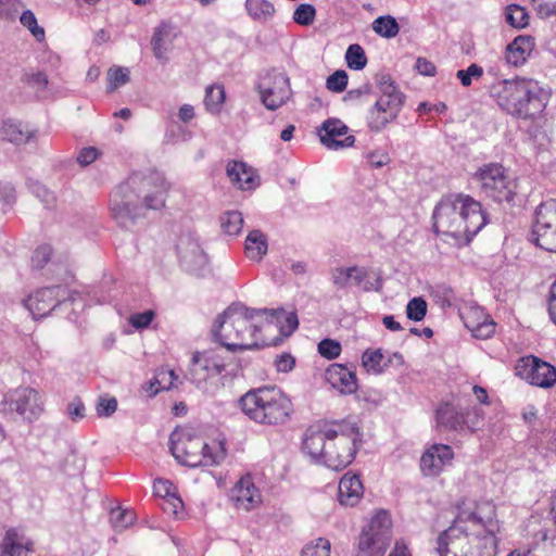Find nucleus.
Listing matches in <instances>:
<instances>
[{
  "label": "nucleus",
  "instance_id": "a878e982",
  "mask_svg": "<svg viewBox=\"0 0 556 556\" xmlns=\"http://www.w3.org/2000/svg\"><path fill=\"white\" fill-rule=\"evenodd\" d=\"M232 500L238 508L251 510L262 502L260 491L250 476L242 477L232 490Z\"/></svg>",
  "mask_w": 556,
  "mask_h": 556
},
{
  "label": "nucleus",
  "instance_id": "6ab92c4d",
  "mask_svg": "<svg viewBox=\"0 0 556 556\" xmlns=\"http://www.w3.org/2000/svg\"><path fill=\"white\" fill-rule=\"evenodd\" d=\"M454 459V451L447 444L433 443L429 445L420 457V470L425 477H438Z\"/></svg>",
  "mask_w": 556,
  "mask_h": 556
},
{
  "label": "nucleus",
  "instance_id": "c03bdc74",
  "mask_svg": "<svg viewBox=\"0 0 556 556\" xmlns=\"http://www.w3.org/2000/svg\"><path fill=\"white\" fill-rule=\"evenodd\" d=\"M27 187L34 195L45 203L46 206H52L54 204L55 197L53 192L47 189L46 186L38 180L28 179Z\"/></svg>",
  "mask_w": 556,
  "mask_h": 556
},
{
  "label": "nucleus",
  "instance_id": "bb28decb",
  "mask_svg": "<svg viewBox=\"0 0 556 556\" xmlns=\"http://www.w3.org/2000/svg\"><path fill=\"white\" fill-rule=\"evenodd\" d=\"M227 176L230 181L241 190H253L258 184V176L254 169L241 161H232L227 165Z\"/></svg>",
  "mask_w": 556,
  "mask_h": 556
},
{
  "label": "nucleus",
  "instance_id": "4c0bfd02",
  "mask_svg": "<svg viewBox=\"0 0 556 556\" xmlns=\"http://www.w3.org/2000/svg\"><path fill=\"white\" fill-rule=\"evenodd\" d=\"M382 361L383 354L380 349L366 350L362 355L363 367L367 370V372L375 375H379L383 371V366L381 365Z\"/></svg>",
  "mask_w": 556,
  "mask_h": 556
},
{
  "label": "nucleus",
  "instance_id": "f704fd0d",
  "mask_svg": "<svg viewBox=\"0 0 556 556\" xmlns=\"http://www.w3.org/2000/svg\"><path fill=\"white\" fill-rule=\"evenodd\" d=\"M372 30L382 38H394L400 31V26L395 17L392 15H383L377 17L371 23Z\"/></svg>",
  "mask_w": 556,
  "mask_h": 556
},
{
  "label": "nucleus",
  "instance_id": "4468645a",
  "mask_svg": "<svg viewBox=\"0 0 556 556\" xmlns=\"http://www.w3.org/2000/svg\"><path fill=\"white\" fill-rule=\"evenodd\" d=\"M76 293L66 286H52L36 290L26 300L25 307L34 319L47 317L51 312L75 301Z\"/></svg>",
  "mask_w": 556,
  "mask_h": 556
},
{
  "label": "nucleus",
  "instance_id": "2eb2a0df",
  "mask_svg": "<svg viewBox=\"0 0 556 556\" xmlns=\"http://www.w3.org/2000/svg\"><path fill=\"white\" fill-rule=\"evenodd\" d=\"M257 90L261 102L270 111L278 110L292 97L289 77L276 70L268 71L260 77Z\"/></svg>",
  "mask_w": 556,
  "mask_h": 556
},
{
  "label": "nucleus",
  "instance_id": "052dcab7",
  "mask_svg": "<svg viewBox=\"0 0 556 556\" xmlns=\"http://www.w3.org/2000/svg\"><path fill=\"white\" fill-rule=\"evenodd\" d=\"M295 365V358L289 353H282L275 359V366L279 372H289Z\"/></svg>",
  "mask_w": 556,
  "mask_h": 556
},
{
  "label": "nucleus",
  "instance_id": "b1692460",
  "mask_svg": "<svg viewBox=\"0 0 556 556\" xmlns=\"http://www.w3.org/2000/svg\"><path fill=\"white\" fill-rule=\"evenodd\" d=\"M176 37V30L170 24L162 23L154 29L151 47L154 56L160 63L165 64L168 62Z\"/></svg>",
  "mask_w": 556,
  "mask_h": 556
},
{
  "label": "nucleus",
  "instance_id": "338daca9",
  "mask_svg": "<svg viewBox=\"0 0 556 556\" xmlns=\"http://www.w3.org/2000/svg\"><path fill=\"white\" fill-rule=\"evenodd\" d=\"M173 484L167 480H156L154 483V492L163 497L172 496L174 493H172Z\"/></svg>",
  "mask_w": 556,
  "mask_h": 556
},
{
  "label": "nucleus",
  "instance_id": "39448f33",
  "mask_svg": "<svg viewBox=\"0 0 556 556\" xmlns=\"http://www.w3.org/2000/svg\"><path fill=\"white\" fill-rule=\"evenodd\" d=\"M490 97L503 111L522 119L541 115L548 100L540 84L527 78L498 80L491 86Z\"/></svg>",
  "mask_w": 556,
  "mask_h": 556
},
{
  "label": "nucleus",
  "instance_id": "bf43d9fd",
  "mask_svg": "<svg viewBox=\"0 0 556 556\" xmlns=\"http://www.w3.org/2000/svg\"><path fill=\"white\" fill-rule=\"evenodd\" d=\"M22 7L21 0H0V17H12Z\"/></svg>",
  "mask_w": 556,
  "mask_h": 556
},
{
  "label": "nucleus",
  "instance_id": "4d7b16f0",
  "mask_svg": "<svg viewBox=\"0 0 556 556\" xmlns=\"http://www.w3.org/2000/svg\"><path fill=\"white\" fill-rule=\"evenodd\" d=\"M536 14L541 18H548L556 16V0L544 1V0H532Z\"/></svg>",
  "mask_w": 556,
  "mask_h": 556
},
{
  "label": "nucleus",
  "instance_id": "69168bd1",
  "mask_svg": "<svg viewBox=\"0 0 556 556\" xmlns=\"http://www.w3.org/2000/svg\"><path fill=\"white\" fill-rule=\"evenodd\" d=\"M366 159L369 165L376 168H380L389 162V156L379 152H370L366 154Z\"/></svg>",
  "mask_w": 556,
  "mask_h": 556
},
{
  "label": "nucleus",
  "instance_id": "864d4df0",
  "mask_svg": "<svg viewBox=\"0 0 556 556\" xmlns=\"http://www.w3.org/2000/svg\"><path fill=\"white\" fill-rule=\"evenodd\" d=\"M52 255V248L49 244L38 247L31 256V266L41 269L46 266Z\"/></svg>",
  "mask_w": 556,
  "mask_h": 556
},
{
  "label": "nucleus",
  "instance_id": "603ef678",
  "mask_svg": "<svg viewBox=\"0 0 556 556\" xmlns=\"http://www.w3.org/2000/svg\"><path fill=\"white\" fill-rule=\"evenodd\" d=\"M117 409V400L113 396L102 395L97 403V414L99 417H110Z\"/></svg>",
  "mask_w": 556,
  "mask_h": 556
},
{
  "label": "nucleus",
  "instance_id": "423d86ee",
  "mask_svg": "<svg viewBox=\"0 0 556 556\" xmlns=\"http://www.w3.org/2000/svg\"><path fill=\"white\" fill-rule=\"evenodd\" d=\"M238 405L251 421L261 426H283L293 414L291 399L276 387L251 389L240 396Z\"/></svg>",
  "mask_w": 556,
  "mask_h": 556
},
{
  "label": "nucleus",
  "instance_id": "c9c22d12",
  "mask_svg": "<svg viewBox=\"0 0 556 556\" xmlns=\"http://www.w3.org/2000/svg\"><path fill=\"white\" fill-rule=\"evenodd\" d=\"M249 15L256 21H267L275 13V7L267 0H247Z\"/></svg>",
  "mask_w": 556,
  "mask_h": 556
},
{
  "label": "nucleus",
  "instance_id": "dca6fc26",
  "mask_svg": "<svg viewBox=\"0 0 556 556\" xmlns=\"http://www.w3.org/2000/svg\"><path fill=\"white\" fill-rule=\"evenodd\" d=\"M530 241L541 249L556 253V200L542 203L536 208Z\"/></svg>",
  "mask_w": 556,
  "mask_h": 556
},
{
  "label": "nucleus",
  "instance_id": "58836bf2",
  "mask_svg": "<svg viewBox=\"0 0 556 556\" xmlns=\"http://www.w3.org/2000/svg\"><path fill=\"white\" fill-rule=\"evenodd\" d=\"M225 101V90L223 86H211L206 88L204 104L211 113L219 112Z\"/></svg>",
  "mask_w": 556,
  "mask_h": 556
},
{
  "label": "nucleus",
  "instance_id": "473e14b6",
  "mask_svg": "<svg viewBox=\"0 0 556 556\" xmlns=\"http://www.w3.org/2000/svg\"><path fill=\"white\" fill-rule=\"evenodd\" d=\"M534 43L531 37L518 36L506 47L505 59L514 65H522L530 56Z\"/></svg>",
  "mask_w": 556,
  "mask_h": 556
},
{
  "label": "nucleus",
  "instance_id": "412c9836",
  "mask_svg": "<svg viewBox=\"0 0 556 556\" xmlns=\"http://www.w3.org/2000/svg\"><path fill=\"white\" fill-rule=\"evenodd\" d=\"M465 327L477 339L485 340L495 333V321L478 305H468L462 312Z\"/></svg>",
  "mask_w": 556,
  "mask_h": 556
},
{
  "label": "nucleus",
  "instance_id": "a18cd8bd",
  "mask_svg": "<svg viewBox=\"0 0 556 556\" xmlns=\"http://www.w3.org/2000/svg\"><path fill=\"white\" fill-rule=\"evenodd\" d=\"M330 542L327 539L319 538L315 542L308 543L302 549L301 556H329Z\"/></svg>",
  "mask_w": 556,
  "mask_h": 556
},
{
  "label": "nucleus",
  "instance_id": "c85d7f7f",
  "mask_svg": "<svg viewBox=\"0 0 556 556\" xmlns=\"http://www.w3.org/2000/svg\"><path fill=\"white\" fill-rule=\"evenodd\" d=\"M266 319V330H269L271 326L278 328L279 332L289 337L299 326V319L295 313H287L282 308L267 309V314H263Z\"/></svg>",
  "mask_w": 556,
  "mask_h": 556
},
{
  "label": "nucleus",
  "instance_id": "4be33fe9",
  "mask_svg": "<svg viewBox=\"0 0 556 556\" xmlns=\"http://www.w3.org/2000/svg\"><path fill=\"white\" fill-rule=\"evenodd\" d=\"M176 249L180 263L187 270L193 271L206 264V254L195 236L191 233L182 235Z\"/></svg>",
  "mask_w": 556,
  "mask_h": 556
},
{
  "label": "nucleus",
  "instance_id": "3c124183",
  "mask_svg": "<svg viewBox=\"0 0 556 556\" xmlns=\"http://www.w3.org/2000/svg\"><path fill=\"white\" fill-rule=\"evenodd\" d=\"M482 75L483 68L476 63H472L466 70H459L456 73L457 78L464 87H469L472 79H479Z\"/></svg>",
  "mask_w": 556,
  "mask_h": 556
},
{
  "label": "nucleus",
  "instance_id": "37998d69",
  "mask_svg": "<svg viewBox=\"0 0 556 556\" xmlns=\"http://www.w3.org/2000/svg\"><path fill=\"white\" fill-rule=\"evenodd\" d=\"M21 24L26 27L31 35L38 40L41 41L45 39V30L42 27H40L37 23V18L33 11L25 10L21 17H20Z\"/></svg>",
  "mask_w": 556,
  "mask_h": 556
},
{
  "label": "nucleus",
  "instance_id": "a19ab883",
  "mask_svg": "<svg viewBox=\"0 0 556 556\" xmlns=\"http://www.w3.org/2000/svg\"><path fill=\"white\" fill-rule=\"evenodd\" d=\"M128 81L129 70L127 67L113 66L108 71V92H113Z\"/></svg>",
  "mask_w": 556,
  "mask_h": 556
},
{
  "label": "nucleus",
  "instance_id": "f03ea898",
  "mask_svg": "<svg viewBox=\"0 0 556 556\" xmlns=\"http://www.w3.org/2000/svg\"><path fill=\"white\" fill-rule=\"evenodd\" d=\"M359 440L361 432L354 424L319 421L306 429L302 450L312 459H321L328 468L342 470L355 458Z\"/></svg>",
  "mask_w": 556,
  "mask_h": 556
},
{
  "label": "nucleus",
  "instance_id": "20e7f679",
  "mask_svg": "<svg viewBox=\"0 0 556 556\" xmlns=\"http://www.w3.org/2000/svg\"><path fill=\"white\" fill-rule=\"evenodd\" d=\"M267 309H251L241 303L229 305L219 314L212 327V337L227 350H253L269 343L261 336L263 318Z\"/></svg>",
  "mask_w": 556,
  "mask_h": 556
},
{
  "label": "nucleus",
  "instance_id": "72a5a7b5",
  "mask_svg": "<svg viewBox=\"0 0 556 556\" xmlns=\"http://www.w3.org/2000/svg\"><path fill=\"white\" fill-rule=\"evenodd\" d=\"M268 243L266 236L260 230H252L245 239V254L248 258L260 262L267 253Z\"/></svg>",
  "mask_w": 556,
  "mask_h": 556
},
{
  "label": "nucleus",
  "instance_id": "8fccbe9b",
  "mask_svg": "<svg viewBox=\"0 0 556 556\" xmlns=\"http://www.w3.org/2000/svg\"><path fill=\"white\" fill-rule=\"evenodd\" d=\"M341 344L332 339H324L318 343V353L327 359H336L341 353Z\"/></svg>",
  "mask_w": 556,
  "mask_h": 556
},
{
  "label": "nucleus",
  "instance_id": "680f3d73",
  "mask_svg": "<svg viewBox=\"0 0 556 556\" xmlns=\"http://www.w3.org/2000/svg\"><path fill=\"white\" fill-rule=\"evenodd\" d=\"M67 414L72 420L76 421L85 417V405L79 397H75L67 405Z\"/></svg>",
  "mask_w": 556,
  "mask_h": 556
},
{
  "label": "nucleus",
  "instance_id": "e2e57ef3",
  "mask_svg": "<svg viewBox=\"0 0 556 556\" xmlns=\"http://www.w3.org/2000/svg\"><path fill=\"white\" fill-rule=\"evenodd\" d=\"M98 155L99 152L96 148H84L77 155V162L83 166H87L94 162Z\"/></svg>",
  "mask_w": 556,
  "mask_h": 556
},
{
  "label": "nucleus",
  "instance_id": "f257e3e1",
  "mask_svg": "<svg viewBox=\"0 0 556 556\" xmlns=\"http://www.w3.org/2000/svg\"><path fill=\"white\" fill-rule=\"evenodd\" d=\"M495 506L482 503L473 511L460 510L437 539L439 556H494L498 531Z\"/></svg>",
  "mask_w": 556,
  "mask_h": 556
},
{
  "label": "nucleus",
  "instance_id": "2f4dec72",
  "mask_svg": "<svg viewBox=\"0 0 556 556\" xmlns=\"http://www.w3.org/2000/svg\"><path fill=\"white\" fill-rule=\"evenodd\" d=\"M435 418L439 427L458 432L465 431V413L448 403L439 406Z\"/></svg>",
  "mask_w": 556,
  "mask_h": 556
},
{
  "label": "nucleus",
  "instance_id": "49530a36",
  "mask_svg": "<svg viewBox=\"0 0 556 556\" xmlns=\"http://www.w3.org/2000/svg\"><path fill=\"white\" fill-rule=\"evenodd\" d=\"M316 16V9L314 5L308 3H302L300 4L294 13H293V20L299 25L308 26L314 23Z\"/></svg>",
  "mask_w": 556,
  "mask_h": 556
},
{
  "label": "nucleus",
  "instance_id": "c756f323",
  "mask_svg": "<svg viewBox=\"0 0 556 556\" xmlns=\"http://www.w3.org/2000/svg\"><path fill=\"white\" fill-rule=\"evenodd\" d=\"M33 549V542L15 529L7 531L1 543L0 556H27Z\"/></svg>",
  "mask_w": 556,
  "mask_h": 556
},
{
  "label": "nucleus",
  "instance_id": "9b49d317",
  "mask_svg": "<svg viewBox=\"0 0 556 556\" xmlns=\"http://www.w3.org/2000/svg\"><path fill=\"white\" fill-rule=\"evenodd\" d=\"M391 529L389 514L377 513L359 534L356 556H384L392 539Z\"/></svg>",
  "mask_w": 556,
  "mask_h": 556
},
{
  "label": "nucleus",
  "instance_id": "6e6d98bb",
  "mask_svg": "<svg viewBox=\"0 0 556 556\" xmlns=\"http://www.w3.org/2000/svg\"><path fill=\"white\" fill-rule=\"evenodd\" d=\"M111 519L116 528H127L135 521V514L130 510H112Z\"/></svg>",
  "mask_w": 556,
  "mask_h": 556
},
{
  "label": "nucleus",
  "instance_id": "ddd939ff",
  "mask_svg": "<svg viewBox=\"0 0 556 556\" xmlns=\"http://www.w3.org/2000/svg\"><path fill=\"white\" fill-rule=\"evenodd\" d=\"M232 350L220 346L195 352L192 355L191 376L194 383L200 386L210 378L222 375L233 362Z\"/></svg>",
  "mask_w": 556,
  "mask_h": 556
},
{
  "label": "nucleus",
  "instance_id": "e433bc0d",
  "mask_svg": "<svg viewBox=\"0 0 556 556\" xmlns=\"http://www.w3.org/2000/svg\"><path fill=\"white\" fill-rule=\"evenodd\" d=\"M223 231L229 236L238 235L243 226V217L239 211H229L219 217Z\"/></svg>",
  "mask_w": 556,
  "mask_h": 556
},
{
  "label": "nucleus",
  "instance_id": "5fc2aeb1",
  "mask_svg": "<svg viewBox=\"0 0 556 556\" xmlns=\"http://www.w3.org/2000/svg\"><path fill=\"white\" fill-rule=\"evenodd\" d=\"M482 425L483 415L480 408L473 407L465 413V430H469L472 433L480 429Z\"/></svg>",
  "mask_w": 556,
  "mask_h": 556
},
{
  "label": "nucleus",
  "instance_id": "774afa93",
  "mask_svg": "<svg viewBox=\"0 0 556 556\" xmlns=\"http://www.w3.org/2000/svg\"><path fill=\"white\" fill-rule=\"evenodd\" d=\"M548 315L551 320L556 325V281L553 282L549 289Z\"/></svg>",
  "mask_w": 556,
  "mask_h": 556
},
{
  "label": "nucleus",
  "instance_id": "09e8293b",
  "mask_svg": "<svg viewBox=\"0 0 556 556\" xmlns=\"http://www.w3.org/2000/svg\"><path fill=\"white\" fill-rule=\"evenodd\" d=\"M348 74L343 70L336 71L331 74L326 81V87L328 90L333 92H342L345 90L348 86Z\"/></svg>",
  "mask_w": 556,
  "mask_h": 556
},
{
  "label": "nucleus",
  "instance_id": "cd10ccee",
  "mask_svg": "<svg viewBox=\"0 0 556 556\" xmlns=\"http://www.w3.org/2000/svg\"><path fill=\"white\" fill-rule=\"evenodd\" d=\"M364 488L358 476L345 473L338 486V498L340 504L354 506L363 496Z\"/></svg>",
  "mask_w": 556,
  "mask_h": 556
},
{
  "label": "nucleus",
  "instance_id": "1a4fd4ad",
  "mask_svg": "<svg viewBox=\"0 0 556 556\" xmlns=\"http://www.w3.org/2000/svg\"><path fill=\"white\" fill-rule=\"evenodd\" d=\"M472 179L479 186L480 192L494 202L509 203L514 200L516 186L502 164H483L475 172Z\"/></svg>",
  "mask_w": 556,
  "mask_h": 556
},
{
  "label": "nucleus",
  "instance_id": "7c9ffc66",
  "mask_svg": "<svg viewBox=\"0 0 556 556\" xmlns=\"http://www.w3.org/2000/svg\"><path fill=\"white\" fill-rule=\"evenodd\" d=\"M367 276V270L358 266L336 267L330 271V279L338 289H345L351 283L359 286Z\"/></svg>",
  "mask_w": 556,
  "mask_h": 556
},
{
  "label": "nucleus",
  "instance_id": "5701e85b",
  "mask_svg": "<svg viewBox=\"0 0 556 556\" xmlns=\"http://www.w3.org/2000/svg\"><path fill=\"white\" fill-rule=\"evenodd\" d=\"M325 379L341 394H353L358 389L355 371L343 364H331L325 371Z\"/></svg>",
  "mask_w": 556,
  "mask_h": 556
},
{
  "label": "nucleus",
  "instance_id": "f8f14e48",
  "mask_svg": "<svg viewBox=\"0 0 556 556\" xmlns=\"http://www.w3.org/2000/svg\"><path fill=\"white\" fill-rule=\"evenodd\" d=\"M129 186L139 202L140 210H161L165 205L168 192V184L160 173H150L149 175L132 174L128 177Z\"/></svg>",
  "mask_w": 556,
  "mask_h": 556
},
{
  "label": "nucleus",
  "instance_id": "de8ad7c7",
  "mask_svg": "<svg viewBox=\"0 0 556 556\" xmlns=\"http://www.w3.org/2000/svg\"><path fill=\"white\" fill-rule=\"evenodd\" d=\"M427 314V303L422 298L412 299L406 306L407 318L414 321H420Z\"/></svg>",
  "mask_w": 556,
  "mask_h": 556
},
{
  "label": "nucleus",
  "instance_id": "a211bd4d",
  "mask_svg": "<svg viewBox=\"0 0 556 556\" xmlns=\"http://www.w3.org/2000/svg\"><path fill=\"white\" fill-rule=\"evenodd\" d=\"M516 374L539 388L548 389L556 383V368L533 355L523 356L518 361Z\"/></svg>",
  "mask_w": 556,
  "mask_h": 556
},
{
  "label": "nucleus",
  "instance_id": "9d476101",
  "mask_svg": "<svg viewBox=\"0 0 556 556\" xmlns=\"http://www.w3.org/2000/svg\"><path fill=\"white\" fill-rule=\"evenodd\" d=\"M45 394L31 387H17L8 391L0 402V410L4 414L18 415L24 421L33 424L45 413Z\"/></svg>",
  "mask_w": 556,
  "mask_h": 556
},
{
  "label": "nucleus",
  "instance_id": "7ed1b4c3",
  "mask_svg": "<svg viewBox=\"0 0 556 556\" xmlns=\"http://www.w3.org/2000/svg\"><path fill=\"white\" fill-rule=\"evenodd\" d=\"M432 219L435 233L454 239L458 245L468 244L488 224L481 203L468 194L444 197L437 204Z\"/></svg>",
  "mask_w": 556,
  "mask_h": 556
},
{
  "label": "nucleus",
  "instance_id": "f3484780",
  "mask_svg": "<svg viewBox=\"0 0 556 556\" xmlns=\"http://www.w3.org/2000/svg\"><path fill=\"white\" fill-rule=\"evenodd\" d=\"M136 198H139V194H134L128 178L113 191L110 199V213L121 227L132 226L141 215L139 202Z\"/></svg>",
  "mask_w": 556,
  "mask_h": 556
},
{
  "label": "nucleus",
  "instance_id": "ea45409f",
  "mask_svg": "<svg viewBox=\"0 0 556 556\" xmlns=\"http://www.w3.org/2000/svg\"><path fill=\"white\" fill-rule=\"evenodd\" d=\"M345 61L351 70H363L367 64L364 49L357 43L351 45L345 52Z\"/></svg>",
  "mask_w": 556,
  "mask_h": 556
},
{
  "label": "nucleus",
  "instance_id": "aec40b11",
  "mask_svg": "<svg viewBox=\"0 0 556 556\" xmlns=\"http://www.w3.org/2000/svg\"><path fill=\"white\" fill-rule=\"evenodd\" d=\"M349 127L339 118H328L318 128L320 142L329 150L350 148L355 137L349 134Z\"/></svg>",
  "mask_w": 556,
  "mask_h": 556
},
{
  "label": "nucleus",
  "instance_id": "0e129e2a",
  "mask_svg": "<svg viewBox=\"0 0 556 556\" xmlns=\"http://www.w3.org/2000/svg\"><path fill=\"white\" fill-rule=\"evenodd\" d=\"M415 68L420 75L424 76H434L437 71L435 65L425 58L417 59Z\"/></svg>",
  "mask_w": 556,
  "mask_h": 556
},
{
  "label": "nucleus",
  "instance_id": "6e6552de",
  "mask_svg": "<svg viewBox=\"0 0 556 556\" xmlns=\"http://www.w3.org/2000/svg\"><path fill=\"white\" fill-rule=\"evenodd\" d=\"M376 83L380 97L368 111L367 125L370 130L379 132L397 118L405 97L388 74L378 75Z\"/></svg>",
  "mask_w": 556,
  "mask_h": 556
},
{
  "label": "nucleus",
  "instance_id": "13d9d810",
  "mask_svg": "<svg viewBox=\"0 0 556 556\" xmlns=\"http://www.w3.org/2000/svg\"><path fill=\"white\" fill-rule=\"evenodd\" d=\"M154 318L153 311H146L142 313L132 314L129 318V323L136 329L147 328Z\"/></svg>",
  "mask_w": 556,
  "mask_h": 556
},
{
  "label": "nucleus",
  "instance_id": "393cba45",
  "mask_svg": "<svg viewBox=\"0 0 556 556\" xmlns=\"http://www.w3.org/2000/svg\"><path fill=\"white\" fill-rule=\"evenodd\" d=\"M35 135L36 131L21 121L5 118L0 122V141L22 146L28 143Z\"/></svg>",
  "mask_w": 556,
  "mask_h": 556
},
{
  "label": "nucleus",
  "instance_id": "79ce46f5",
  "mask_svg": "<svg viewBox=\"0 0 556 556\" xmlns=\"http://www.w3.org/2000/svg\"><path fill=\"white\" fill-rule=\"evenodd\" d=\"M506 22L515 28H523L528 25L529 15L523 8L511 4L506 10Z\"/></svg>",
  "mask_w": 556,
  "mask_h": 556
},
{
  "label": "nucleus",
  "instance_id": "0eeeda50",
  "mask_svg": "<svg viewBox=\"0 0 556 556\" xmlns=\"http://www.w3.org/2000/svg\"><path fill=\"white\" fill-rule=\"evenodd\" d=\"M173 456L188 467L214 466L226 457L223 442L206 443L201 437L187 429H176L169 437Z\"/></svg>",
  "mask_w": 556,
  "mask_h": 556
}]
</instances>
